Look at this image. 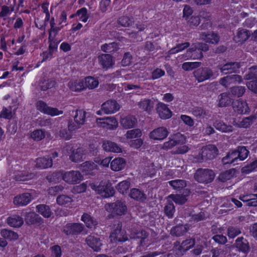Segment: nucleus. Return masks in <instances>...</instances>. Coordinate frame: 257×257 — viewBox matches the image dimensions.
<instances>
[{"label":"nucleus","mask_w":257,"mask_h":257,"mask_svg":"<svg viewBox=\"0 0 257 257\" xmlns=\"http://www.w3.org/2000/svg\"><path fill=\"white\" fill-rule=\"evenodd\" d=\"M89 186L92 190L104 198H108L112 196L115 192V190L111 184L107 181H102L98 185H96L94 183H90Z\"/></svg>","instance_id":"nucleus-1"},{"label":"nucleus","mask_w":257,"mask_h":257,"mask_svg":"<svg viewBox=\"0 0 257 257\" xmlns=\"http://www.w3.org/2000/svg\"><path fill=\"white\" fill-rule=\"evenodd\" d=\"M217 148L213 145H208L202 147L198 155L194 157V161L202 162L204 160H211L217 155Z\"/></svg>","instance_id":"nucleus-2"},{"label":"nucleus","mask_w":257,"mask_h":257,"mask_svg":"<svg viewBox=\"0 0 257 257\" xmlns=\"http://www.w3.org/2000/svg\"><path fill=\"white\" fill-rule=\"evenodd\" d=\"M74 122L69 121L68 129L70 131H74L80 128L85 123L86 112L82 109H77L73 111Z\"/></svg>","instance_id":"nucleus-3"},{"label":"nucleus","mask_w":257,"mask_h":257,"mask_svg":"<svg viewBox=\"0 0 257 257\" xmlns=\"http://www.w3.org/2000/svg\"><path fill=\"white\" fill-rule=\"evenodd\" d=\"M215 174L211 170L207 169H198L194 175L195 179L199 183H208L214 178Z\"/></svg>","instance_id":"nucleus-4"},{"label":"nucleus","mask_w":257,"mask_h":257,"mask_svg":"<svg viewBox=\"0 0 257 257\" xmlns=\"http://www.w3.org/2000/svg\"><path fill=\"white\" fill-rule=\"evenodd\" d=\"M185 143L186 137L180 133H177L171 136L169 138V141L163 144L162 148L164 150H168L178 145L183 144Z\"/></svg>","instance_id":"nucleus-5"},{"label":"nucleus","mask_w":257,"mask_h":257,"mask_svg":"<svg viewBox=\"0 0 257 257\" xmlns=\"http://www.w3.org/2000/svg\"><path fill=\"white\" fill-rule=\"evenodd\" d=\"M105 208L108 212L117 215H124L127 211V207L125 203L119 200L106 204Z\"/></svg>","instance_id":"nucleus-6"},{"label":"nucleus","mask_w":257,"mask_h":257,"mask_svg":"<svg viewBox=\"0 0 257 257\" xmlns=\"http://www.w3.org/2000/svg\"><path fill=\"white\" fill-rule=\"evenodd\" d=\"M198 49L203 51H207L209 49L208 45L205 43H196L192 45V47L190 48L187 52V55L185 57L192 58L193 59H201L203 57L202 52H199L198 54H196L194 52Z\"/></svg>","instance_id":"nucleus-7"},{"label":"nucleus","mask_w":257,"mask_h":257,"mask_svg":"<svg viewBox=\"0 0 257 257\" xmlns=\"http://www.w3.org/2000/svg\"><path fill=\"white\" fill-rule=\"evenodd\" d=\"M62 179L69 184L79 183L82 179L83 176L78 171H70L62 173Z\"/></svg>","instance_id":"nucleus-8"},{"label":"nucleus","mask_w":257,"mask_h":257,"mask_svg":"<svg viewBox=\"0 0 257 257\" xmlns=\"http://www.w3.org/2000/svg\"><path fill=\"white\" fill-rule=\"evenodd\" d=\"M96 123L98 126L108 130H114L118 125L117 121L113 116L97 118Z\"/></svg>","instance_id":"nucleus-9"},{"label":"nucleus","mask_w":257,"mask_h":257,"mask_svg":"<svg viewBox=\"0 0 257 257\" xmlns=\"http://www.w3.org/2000/svg\"><path fill=\"white\" fill-rule=\"evenodd\" d=\"M84 229V226L80 223H69L63 228L62 231L67 235L80 234Z\"/></svg>","instance_id":"nucleus-10"},{"label":"nucleus","mask_w":257,"mask_h":257,"mask_svg":"<svg viewBox=\"0 0 257 257\" xmlns=\"http://www.w3.org/2000/svg\"><path fill=\"white\" fill-rule=\"evenodd\" d=\"M37 109L41 112L51 116H56L63 113V111L58 110L57 108L49 107L45 102L39 100L36 103Z\"/></svg>","instance_id":"nucleus-11"},{"label":"nucleus","mask_w":257,"mask_h":257,"mask_svg":"<svg viewBox=\"0 0 257 257\" xmlns=\"http://www.w3.org/2000/svg\"><path fill=\"white\" fill-rule=\"evenodd\" d=\"M193 74L196 79L201 82L210 79L213 75L211 69L207 67L198 68L193 72Z\"/></svg>","instance_id":"nucleus-12"},{"label":"nucleus","mask_w":257,"mask_h":257,"mask_svg":"<svg viewBox=\"0 0 257 257\" xmlns=\"http://www.w3.org/2000/svg\"><path fill=\"white\" fill-rule=\"evenodd\" d=\"M111 242H124L128 239L125 232L121 230V225L118 224L114 231L110 235Z\"/></svg>","instance_id":"nucleus-13"},{"label":"nucleus","mask_w":257,"mask_h":257,"mask_svg":"<svg viewBox=\"0 0 257 257\" xmlns=\"http://www.w3.org/2000/svg\"><path fill=\"white\" fill-rule=\"evenodd\" d=\"M120 108L119 104L114 100H108L101 105V110L105 114L114 113Z\"/></svg>","instance_id":"nucleus-14"},{"label":"nucleus","mask_w":257,"mask_h":257,"mask_svg":"<svg viewBox=\"0 0 257 257\" xmlns=\"http://www.w3.org/2000/svg\"><path fill=\"white\" fill-rule=\"evenodd\" d=\"M87 151L83 148H78L72 151L69 159L73 162L78 163L83 161L86 158Z\"/></svg>","instance_id":"nucleus-15"},{"label":"nucleus","mask_w":257,"mask_h":257,"mask_svg":"<svg viewBox=\"0 0 257 257\" xmlns=\"http://www.w3.org/2000/svg\"><path fill=\"white\" fill-rule=\"evenodd\" d=\"M240 66L237 62H229L223 65L219 64L217 68L222 73L226 74L236 72Z\"/></svg>","instance_id":"nucleus-16"},{"label":"nucleus","mask_w":257,"mask_h":257,"mask_svg":"<svg viewBox=\"0 0 257 257\" xmlns=\"http://www.w3.org/2000/svg\"><path fill=\"white\" fill-rule=\"evenodd\" d=\"M250 36V31L240 28L237 29L233 40L236 43L242 44L247 41Z\"/></svg>","instance_id":"nucleus-17"},{"label":"nucleus","mask_w":257,"mask_h":257,"mask_svg":"<svg viewBox=\"0 0 257 257\" xmlns=\"http://www.w3.org/2000/svg\"><path fill=\"white\" fill-rule=\"evenodd\" d=\"M169 134L168 130L165 127H159L150 133V137L154 140H163Z\"/></svg>","instance_id":"nucleus-18"},{"label":"nucleus","mask_w":257,"mask_h":257,"mask_svg":"<svg viewBox=\"0 0 257 257\" xmlns=\"http://www.w3.org/2000/svg\"><path fill=\"white\" fill-rule=\"evenodd\" d=\"M87 244L95 251H98L101 249L102 243L99 237L94 235H88L85 239Z\"/></svg>","instance_id":"nucleus-19"},{"label":"nucleus","mask_w":257,"mask_h":257,"mask_svg":"<svg viewBox=\"0 0 257 257\" xmlns=\"http://www.w3.org/2000/svg\"><path fill=\"white\" fill-rule=\"evenodd\" d=\"M32 195L29 193H25L16 196L14 199V203L17 206H25L32 200Z\"/></svg>","instance_id":"nucleus-20"},{"label":"nucleus","mask_w":257,"mask_h":257,"mask_svg":"<svg viewBox=\"0 0 257 257\" xmlns=\"http://www.w3.org/2000/svg\"><path fill=\"white\" fill-rule=\"evenodd\" d=\"M234 244L239 251H241L245 254H247L250 250L248 242L243 237H238L236 239Z\"/></svg>","instance_id":"nucleus-21"},{"label":"nucleus","mask_w":257,"mask_h":257,"mask_svg":"<svg viewBox=\"0 0 257 257\" xmlns=\"http://www.w3.org/2000/svg\"><path fill=\"white\" fill-rule=\"evenodd\" d=\"M156 109L157 113L162 119H168L172 116L171 111L166 104L162 102L158 103Z\"/></svg>","instance_id":"nucleus-22"},{"label":"nucleus","mask_w":257,"mask_h":257,"mask_svg":"<svg viewBox=\"0 0 257 257\" xmlns=\"http://www.w3.org/2000/svg\"><path fill=\"white\" fill-rule=\"evenodd\" d=\"M98 59L99 63L103 68L108 69L114 64L112 57L109 54H105L99 55Z\"/></svg>","instance_id":"nucleus-23"},{"label":"nucleus","mask_w":257,"mask_h":257,"mask_svg":"<svg viewBox=\"0 0 257 257\" xmlns=\"http://www.w3.org/2000/svg\"><path fill=\"white\" fill-rule=\"evenodd\" d=\"M81 170L85 175H93L97 170V165L94 162L86 161L81 165Z\"/></svg>","instance_id":"nucleus-24"},{"label":"nucleus","mask_w":257,"mask_h":257,"mask_svg":"<svg viewBox=\"0 0 257 257\" xmlns=\"http://www.w3.org/2000/svg\"><path fill=\"white\" fill-rule=\"evenodd\" d=\"M233 107L235 111L238 113L245 114L249 112V109L247 104L243 100H236L233 104Z\"/></svg>","instance_id":"nucleus-25"},{"label":"nucleus","mask_w":257,"mask_h":257,"mask_svg":"<svg viewBox=\"0 0 257 257\" xmlns=\"http://www.w3.org/2000/svg\"><path fill=\"white\" fill-rule=\"evenodd\" d=\"M120 124L125 128L128 129L134 127L137 124V119L133 115H127L120 120Z\"/></svg>","instance_id":"nucleus-26"},{"label":"nucleus","mask_w":257,"mask_h":257,"mask_svg":"<svg viewBox=\"0 0 257 257\" xmlns=\"http://www.w3.org/2000/svg\"><path fill=\"white\" fill-rule=\"evenodd\" d=\"M129 196L134 200L140 202L144 201L147 198L145 193L138 188L132 189L129 193Z\"/></svg>","instance_id":"nucleus-27"},{"label":"nucleus","mask_w":257,"mask_h":257,"mask_svg":"<svg viewBox=\"0 0 257 257\" xmlns=\"http://www.w3.org/2000/svg\"><path fill=\"white\" fill-rule=\"evenodd\" d=\"M200 39L207 43L211 44H217L219 41L218 36L214 33L208 34L202 33L200 35Z\"/></svg>","instance_id":"nucleus-28"},{"label":"nucleus","mask_w":257,"mask_h":257,"mask_svg":"<svg viewBox=\"0 0 257 257\" xmlns=\"http://www.w3.org/2000/svg\"><path fill=\"white\" fill-rule=\"evenodd\" d=\"M103 149L107 152H111L113 153H120L121 152V148L115 143L106 141L103 142L102 144Z\"/></svg>","instance_id":"nucleus-29"},{"label":"nucleus","mask_w":257,"mask_h":257,"mask_svg":"<svg viewBox=\"0 0 257 257\" xmlns=\"http://www.w3.org/2000/svg\"><path fill=\"white\" fill-rule=\"evenodd\" d=\"M68 86L73 91L79 92L85 88L84 82L81 80H71L69 82Z\"/></svg>","instance_id":"nucleus-30"},{"label":"nucleus","mask_w":257,"mask_h":257,"mask_svg":"<svg viewBox=\"0 0 257 257\" xmlns=\"http://www.w3.org/2000/svg\"><path fill=\"white\" fill-rule=\"evenodd\" d=\"M81 220L85 223L86 226L89 228H93L97 224L96 220L90 214L84 213L81 216Z\"/></svg>","instance_id":"nucleus-31"},{"label":"nucleus","mask_w":257,"mask_h":257,"mask_svg":"<svg viewBox=\"0 0 257 257\" xmlns=\"http://www.w3.org/2000/svg\"><path fill=\"white\" fill-rule=\"evenodd\" d=\"M239 199L242 201L245 202L246 205L247 206H257V194L241 196Z\"/></svg>","instance_id":"nucleus-32"},{"label":"nucleus","mask_w":257,"mask_h":257,"mask_svg":"<svg viewBox=\"0 0 257 257\" xmlns=\"http://www.w3.org/2000/svg\"><path fill=\"white\" fill-rule=\"evenodd\" d=\"M148 235L149 234L146 231L142 230L139 232L132 233L131 235V238L141 239L140 245L141 246H144L148 244V242H147L148 240L147 239Z\"/></svg>","instance_id":"nucleus-33"},{"label":"nucleus","mask_w":257,"mask_h":257,"mask_svg":"<svg viewBox=\"0 0 257 257\" xmlns=\"http://www.w3.org/2000/svg\"><path fill=\"white\" fill-rule=\"evenodd\" d=\"M139 108L150 113L154 107V102L150 99L144 98L138 103Z\"/></svg>","instance_id":"nucleus-34"},{"label":"nucleus","mask_w":257,"mask_h":257,"mask_svg":"<svg viewBox=\"0 0 257 257\" xmlns=\"http://www.w3.org/2000/svg\"><path fill=\"white\" fill-rule=\"evenodd\" d=\"M36 167L41 169H46L52 166V160L51 158L43 157L36 159Z\"/></svg>","instance_id":"nucleus-35"},{"label":"nucleus","mask_w":257,"mask_h":257,"mask_svg":"<svg viewBox=\"0 0 257 257\" xmlns=\"http://www.w3.org/2000/svg\"><path fill=\"white\" fill-rule=\"evenodd\" d=\"M125 164V160L121 158H117L110 163V168L114 171H119L122 169Z\"/></svg>","instance_id":"nucleus-36"},{"label":"nucleus","mask_w":257,"mask_h":257,"mask_svg":"<svg viewBox=\"0 0 257 257\" xmlns=\"http://www.w3.org/2000/svg\"><path fill=\"white\" fill-rule=\"evenodd\" d=\"M8 224L13 227H20L24 223L22 217L18 215H13L7 219Z\"/></svg>","instance_id":"nucleus-37"},{"label":"nucleus","mask_w":257,"mask_h":257,"mask_svg":"<svg viewBox=\"0 0 257 257\" xmlns=\"http://www.w3.org/2000/svg\"><path fill=\"white\" fill-rule=\"evenodd\" d=\"M37 211L45 218L51 217L52 212L50 207L45 204H40L36 206Z\"/></svg>","instance_id":"nucleus-38"},{"label":"nucleus","mask_w":257,"mask_h":257,"mask_svg":"<svg viewBox=\"0 0 257 257\" xmlns=\"http://www.w3.org/2000/svg\"><path fill=\"white\" fill-rule=\"evenodd\" d=\"M35 175L24 171L18 172L15 175L16 180L18 181H25L33 179Z\"/></svg>","instance_id":"nucleus-39"},{"label":"nucleus","mask_w":257,"mask_h":257,"mask_svg":"<svg viewBox=\"0 0 257 257\" xmlns=\"http://www.w3.org/2000/svg\"><path fill=\"white\" fill-rule=\"evenodd\" d=\"M188 229L187 225H177L171 229V233L176 236H180L186 232Z\"/></svg>","instance_id":"nucleus-40"},{"label":"nucleus","mask_w":257,"mask_h":257,"mask_svg":"<svg viewBox=\"0 0 257 257\" xmlns=\"http://www.w3.org/2000/svg\"><path fill=\"white\" fill-rule=\"evenodd\" d=\"M215 127L222 132L229 133L233 131V127L231 125H227L221 120H216L214 123Z\"/></svg>","instance_id":"nucleus-41"},{"label":"nucleus","mask_w":257,"mask_h":257,"mask_svg":"<svg viewBox=\"0 0 257 257\" xmlns=\"http://www.w3.org/2000/svg\"><path fill=\"white\" fill-rule=\"evenodd\" d=\"M219 106L224 107L230 104L232 102V99L229 94L227 93H222L218 96Z\"/></svg>","instance_id":"nucleus-42"},{"label":"nucleus","mask_w":257,"mask_h":257,"mask_svg":"<svg viewBox=\"0 0 257 257\" xmlns=\"http://www.w3.org/2000/svg\"><path fill=\"white\" fill-rule=\"evenodd\" d=\"M1 235L5 239L10 240H15L18 238V234L16 232L6 229L1 230Z\"/></svg>","instance_id":"nucleus-43"},{"label":"nucleus","mask_w":257,"mask_h":257,"mask_svg":"<svg viewBox=\"0 0 257 257\" xmlns=\"http://www.w3.org/2000/svg\"><path fill=\"white\" fill-rule=\"evenodd\" d=\"M168 183L174 189L177 191H180L186 186V181L181 179L170 181Z\"/></svg>","instance_id":"nucleus-44"},{"label":"nucleus","mask_w":257,"mask_h":257,"mask_svg":"<svg viewBox=\"0 0 257 257\" xmlns=\"http://www.w3.org/2000/svg\"><path fill=\"white\" fill-rule=\"evenodd\" d=\"M191 112L198 118H203L208 115V111L201 107H195L192 108Z\"/></svg>","instance_id":"nucleus-45"},{"label":"nucleus","mask_w":257,"mask_h":257,"mask_svg":"<svg viewBox=\"0 0 257 257\" xmlns=\"http://www.w3.org/2000/svg\"><path fill=\"white\" fill-rule=\"evenodd\" d=\"M56 201L60 205L69 206L73 201V199L69 196L61 195L57 197Z\"/></svg>","instance_id":"nucleus-46"},{"label":"nucleus","mask_w":257,"mask_h":257,"mask_svg":"<svg viewBox=\"0 0 257 257\" xmlns=\"http://www.w3.org/2000/svg\"><path fill=\"white\" fill-rule=\"evenodd\" d=\"M98 84V79L92 76H88L85 78V88L92 89L97 87Z\"/></svg>","instance_id":"nucleus-47"},{"label":"nucleus","mask_w":257,"mask_h":257,"mask_svg":"<svg viewBox=\"0 0 257 257\" xmlns=\"http://www.w3.org/2000/svg\"><path fill=\"white\" fill-rule=\"evenodd\" d=\"M235 172V170L234 169L227 170L224 172L221 173L219 175L218 179L221 182H224L232 178L234 176Z\"/></svg>","instance_id":"nucleus-48"},{"label":"nucleus","mask_w":257,"mask_h":257,"mask_svg":"<svg viewBox=\"0 0 257 257\" xmlns=\"http://www.w3.org/2000/svg\"><path fill=\"white\" fill-rule=\"evenodd\" d=\"M168 199H171L175 203L182 205L187 201L186 195L179 194H171L168 197Z\"/></svg>","instance_id":"nucleus-49"},{"label":"nucleus","mask_w":257,"mask_h":257,"mask_svg":"<svg viewBox=\"0 0 257 257\" xmlns=\"http://www.w3.org/2000/svg\"><path fill=\"white\" fill-rule=\"evenodd\" d=\"M236 154L234 151L229 152L225 157L222 158L223 163L224 164H227L235 163L238 160Z\"/></svg>","instance_id":"nucleus-50"},{"label":"nucleus","mask_w":257,"mask_h":257,"mask_svg":"<svg viewBox=\"0 0 257 257\" xmlns=\"http://www.w3.org/2000/svg\"><path fill=\"white\" fill-rule=\"evenodd\" d=\"M14 6L9 7L6 5H3L1 8L0 17L4 20L14 11Z\"/></svg>","instance_id":"nucleus-51"},{"label":"nucleus","mask_w":257,"mask_h":257,"mask_svg":"<svg viewBox=\"0 0 257 257\" xmlns=\"http://www.w3.org/2000/svg\"><path fill=\"white\" fill-rule=\"evenodd\" d=\"M236 153L237 160L243 161L248 156L249 151L244 146L238 147L237 151H234Z\"/></svg>","instance_id":"nucleus-52"},{"label":"nucleus","mask_w":257,"mask_h":257,"mask_svg":"<svg viewBox=\"0 0 257 257\" xmlns=\"http://www.w3.org/2000/svg\"><path fill=\"white\" fill-rule=\"evenodd\" d=\"M47 132L42 130H36L31 134V137L32 139L36 141H40L43 139Z\"/></svg>","instance_id":"nucleus-53"},{"label":"nucleus","mask_w":257,"mask_h":257,"mask_svg":"<svg viewBox=\"0 0 257 257\" xmlns=\"http://www.w3.org/2000/svg\"><path fill=\"white\" fill-rule=\"evenodd\" d=\"M211 252L212 254V257H225L227 253V248L225 246L222 248L216 247L213 248Z\"/></svg>","instance_id":"nucleus-54"},{"label":"nucleus","mask_w":257,"mask_h":257,"mask_svg":"<svg viewBox=\"0 0 257 257\" xmlns=\"http://www.w3.org/2000/svg\"><path fill=\"white\" fill-rule=\"evenodd\" d=\"M201 65L200 62H187L182 64V68L185 71H189L199 67Z\"/></svg>","instance_id":"nucleus-55"},{"label":"nucleus","mask_w":257,"mask_h":257,"mask_svg":"<svg viewBox=\"0 0 257 257\" xmlns=\"http://www.w3.org/2000/svg\"><path fill=\"white\" fill-rule=\"evenodd\" d=\"M195 244L194 240L192 239H188L183 241L178 249L181 251H186L191 248Z\"/></svg>","instance_id":"nucleus-56"},{"label":"nucleus","mask_w":257,"mask_h":257,"mask_svg":"<svg viewBox=\"0 0 257 257\" xmlns=\"http://www.w3.org/2000/svg\"><path fill=\"white\" fill-rule=\"evenodd\" d=\"M190 46L189 42L178 44L175 47L172 48L169 52V55L175 54L181 52Z\"/></svg>","instance_id":"nucleus-57"},{"label":"nucleus","mask_w":257,"mask_h":257,"mask_svg":"<svg viewBox=\"0 0 257 257\" xmlns=\"http://www.w3.org/2000/svg\"><path fill=\"white\" fill-rule=\"evenodd\" d=\"M175 211V206L173 203L169 201L164 207V212L169 218L173 217Z\"/></svg>","instance_id":"nucleus-58"},{"label":"nucleus","mask_w":257,"mask_h":257,"mask_svg":"<svg viewBox=\"0 0 257 257\" xmlns=\"http://www.w3.org/2000/svg\"><path fill=\"white\" fill-rule=\"evenodd\" d=\"M130 186V182L128 181L124 180L119 183L117 186L116 189L118 192L121 194L126 193Z\"/></svg>","instance_id":"nucleus-59"},{"label":"nucleus","mask_w":257,"mask_h":257,"mask_svg":"<svg viewBox=\"0 0 257 257\" xmlns=\"http://www.w3.org/2000/svg\"><path fill=\"white\" fill-rule=\"evenodd\" d=\"M118 45L116 43L113 42L109 44H105L101 46L102 51L106 52H112L117 50Z\"/></svg>","instance_id":"nucleus-60"},{"label":"nucleus","mask_w":257,"mask_h":257,"mask_svg":"<svg viewBox=\"0 0 257 257\" xmlns=\"http://www.w3.org/2000/svg\"><path fill=\"white\" fill-rule=\"evenodd\" d=\"M133 18L127 16H121L117 20V23L122 27H129L133 22Z\"/></svg>","instance_id":"nucleus-61"},{"label":"nucleus","mask_w":257,"mask_h":257,"mask_svg":"<svg viewBox=\"0 0 257 257\" xmlns=\"http://www.w3.org/2000/svg\"><path fill=\"white\" fill-rule=\"evenodd\" d=\"M240 228L237 226H229L227 228V235L229 238H233L241 233Z\"/></svg>","instance_id":"nucleus-62"},{"label":"nucleus","mask_w":257,"mask_h":257,"mask_svg":"<svg viewBox=\"0 0 257 257\" xmlns=\"http://www.w3.org/2000/svg\"><path fill=\"white\" fill-rule=\"evenodd\" d=\"M76 16L79 17L80 21L84 23L86 22L88 19L87 10L85 8L78 10L76 13Z\"/></svg>","instance_id":"nucleus-63"},{"label":"nucleus","mask_w":257,"mask_h":257,"mask_svg":"<svg viewBox=\"0 0 257 257\" xmlns=\"http://www.w3.org/2000/svg\"><path fill=\"white\" fill-rule=\"evenodd\" d=\"M230 90L232 95L240 97L244 93L245 88L244 86H239L231 87Z\"/></svg>","instance_id":"nucleus-64"}]
</instances>
